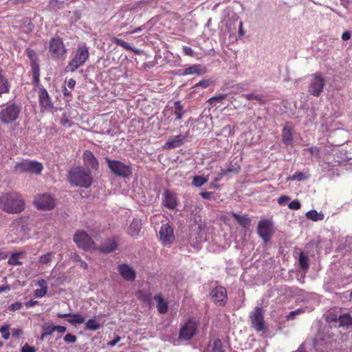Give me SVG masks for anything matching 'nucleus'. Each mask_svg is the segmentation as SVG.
<instances>
[{"label": "nucleus", "instance_id": "1", "mask_svg": "<svg viewBox=\"0 0 352 352\" xmlns=\"http://www.w3.org/2000/svg\"><path fill=\"white\" fill-rule=\"evenodd\" d=\"M25 208V201L21 194L12 191L0 195V209L8 214H18Z\"/></svg>", "mask_w": 352, "mask_h": 352}, {"label": "nucleus", "instance_id": "2", "mask_svg": "<svg viewBox=\"0 0 352 352\" xmlns=\"http://www.w3.org/2000/svg\"><path fill=\"white\" fill-rule=\"evenodd\" d=\"M67 180L74 186L88 188L93 183V177L90 170L83 166H76L69 172Z\"/></svg>", "mask_w": 352, "mask_h": 352}, {"label": "nucleus", "instance_id": "3", "mask_svg": "<svg viewBox=\"0 0 352 352\" xmlns=\"http://www.w3.org/2000/svg\"><path fill=\"white\" fill-rule=\"evenodd\" d=\"M22 111L21 103L9 101L0 111V121L4 124H16Z\"/></svg>", "mask_w": 352, "mask_h": 352}, {"label": "nucleus", "instance_id": "4", "mask_svg": "<svg viewBox=\"0 0 352 352\" xmlns=\"http://www.w3.org/2000/svg\"><path fill=\"white\" fill-rule=\"evenodd\" d=\"M104 160L111 173L115 176L124 179L131 177L133 168L130 163L126 164L119 160H111L109 157H104Z\"/></svg>", "mask_w": 352, "mask_h": 352}, {"label": "nucleus", "instance_id": "5", "mask_svg": "<svg viewBox=\"0 0 352 352\" xmlns=\"http://www.w3.org/2000/svg\"><path fill=\"white\" fill-rule=\"evenodd\" d=\"M89 57L88 47L84 44L78 47L74 57L66 66V71L74 72L82 66Z\"/></svg>", "mask_w": 352, "mask_h": 352}, {"label": "nucleus", "instance_id": "6", "mask_svg": "<svg viewBox=\"0 0 352 352\" xmlns=\"http://www.w3.org/2000/svg\"><path fill=\"white\" fill-rule=\"evenodd\" d=\"M325 79L321 72H316L310 76L307 92L311 96L319 97L323 92Z\"/></svg>", "mask_w": 352, "mask_h": 352}, {"label": "nucleus", "instance_id": "7", "mask_svg": "<svg viewBox=\"0 0 352 352\" xmlns=\"http://www.w3.org/2000/svg\"><path fill=\"white\" fill-rule=\"evenodd\" d=\"M74 242L78 248L85 251L95 250L96 244L93 239L84 230H77L74 234Z\"/></svg>", "mask_w": 352, "mask_h": 352}, {"label": "nucleus", "instance_id": "8", "mask_svg": "<svg viewBox=\"0 0 352 352\" xmlns=\"http://www.w3.org/2000/svg\"><path fill=\"white\" fill-rule=\"evenodd\" d=\"M199 324L192 318H189L181 325L179 331V339L184 341L190 340L197 333Z\"/></svg>", "mask_w": 352, "mask_h": 352}, {"label": "nucleus", "instance_id": "9", "mask_svg": "<svg viewBox=\"0 0 352 352\" xmlns=\"http://www.w3.org/2000/svg\"><path fill=\"white\" fill-rule=\"evenodd\" d=\"M43 168L41 163L28 160L17 162L14 166V170L17 172L35 174H40Z\"/></svg>", "mask_w": 352, "mask_h": 352}, {"label": "nucleus", "instance_id": "10", "mask_svg": "<svg viewBox=\"0 0 352 352\" xmlns=\"http://www.w3.org/2000/svg\"><path fill=\"white\" fill-rule=\"evenodd\" d=\"M257 234L264 243L269 242L274 234L273 222L267 219H261L257 226Z\"/></svg>", "mask_w": 352, "mask_h": 352}, {"label": "nucleus", "instance_id": "11", "mask_svg": "<svg viewBox=\"0 0 352 352\" xmlns=\"http://www.w3.org/2000/svg\"><path fill=\"white\" fill-rule=\"evenodd\" d=\"M36 208L41 210H51L55 208V199L49 193L38 195L34 200Z\"/></svg>", "mask_w": 352, "mask_h": 352}, {"label": "nucleus", "instance_id": "12", "mask_svg": "<svg viewBox=\"0 0 352 352\" xmlns=\"http://www.w3.org/2000/svg\"><path fill=\"white\" fill-rule=\"evenodd\" d=\"M212 302L220 307H224L228 302V295L226 288L223 286L214 287L210 294Z\"/></svg>", "mask_w": 352, "mask_h": 352}, {"label": "nucleus", "instance_id": "13", "mask_svg": "<svg viewBox=\"0 0 352 352\" xmlns=\"http://www.w3.org/2000/svg\"><path fill=\"white\" fill-rule=\"evenodd\" d=\"M252 327L258 332L263 331L265 328L264 325L263 312L261 307H256L250 316Z\"/></svg>", "mask_w": 352, "mask_h": 352}, {"label": "nucleus", "instance_id": "14", "mask_svg": "<svg viewBox=\"0 0 352 352\" xmlns=\"http://www.w3.org/2000/svg\"><path fill=\"white\" fill-rule=\"evenodd\" d=\"M49 51L54 58H59L63 56L66 50L61 38L58 37L52 38L50 41Z\"/></svg>", "mask_w": 352, "mask_h": 352}, {"label": "nucleus", "instance_id": "15", "mask_svg": "<svg viewBox=\"0 0 352 352\" xmlns=\"http://www.w3.org/2000/svg\"><path fill=\"white\" fill-rule=\"evenodd\" d=\"M118 236L106 239L100 245H96L95 250L103 254H109L115 252L118 247Z\"/></svg>", "mask_w": 352, "mask_h": 352}, {"label": "nucleus", "instance_id": "16", "mask_svg": "<svg viewBox=\"0 0 352 352\" xmlns=\"http://www.w3.org/2000/svg\"><path fill=\"white\" fill-rule=\"evenodd\" d=\"M162 199V205L169 210H174L177 206L178 199L177 195L169 189L164 190Z\"/></svg>", "mask_w": 352, "mask_h": 352}, {"label": "nucleus", "instance_id": "17", "mask_svg": "<svg viewBox=\"0 0 352 352\" xmlns=\"http://www.w3.org/2000/svg\"><path fill=\"white\" fill-rule=\"evenodd\" d=\"M38 102L41 108L44 110H52L54 109L52 100L47 91L41 86L38 90Z\"/></svg>", "mask_w": 352, "mask_h": 352}, {"label": "nucleus", "instance_id": "18", "mask_svg": "<svg viewBox=\"0 0 352 352\" xmlns=\"http://www.w3.org/2000/svg\"><path fill=\"white\" fill-rule=\"evenodd\" d=\"M159 235L160 239L164 245L170 244L175 239L173 228L168 223L162 225L159 232Z\"/></svg>", "mask_w": 352, "mask_h": 352}, {"label": "nucleus", "instance_id": "19", "mask_svg": "<svg viewBox=\"0 0 352 352\" xmlns=\"http://www.w3.org/2000/svg\"><path fill=\"white\" fill-rule=\"evenodd\" d=\"M82 160L86 169L98 170L99 162L94 153L89 150H85L82 154Z\"/></svg>", "mask_w": 352, "mask_h": 352}, {"label": "nucleus", "instance_id": "20", "mask_svg": "<svg viewBox=\"0 0 352 352\" xmlns=\"http://www.w3.org/2000/svg\"><path fill=\"white\" fill-rule=\"evenodd\" d=\"M118 271L122 278L126 281L133 282L136 278L135 270L126 263H122L118 266Z\"/></svg>", "mask_w": 352, "mask_h": 352}, {"label": "nucleus", "instance_id": "21", "mask_svg": "<svg viewBox=\"0 0 352 352\" xmlns=\"http://www.w3.org/2000/svg\"><path fill=\"white\" fill-rule=\"evenodd\" d=\"M56 316L58 318H71L67 319V321L73 325L85 322V318L80 314H57Z\"/></svg>", "mask_w": 352, "mask_h": 352}, {"label": "nucleus", "instance_id": "22", "mask_svg": "<svg viewBox=\"0 0 352 352\" xmlns=\"http://www.w3.org/2000/svg\"><path fill=\"white\" fill-rule=\"evenodd\" d=\"M207 72L206 68L201 65H193L183 70L182 75L197 74L199 76L204 75Z\"/></svg>", "mask_w": 352, "mask_h": 352}, {"label": "nucleus", "instance_id": "23", "mask_svg": "<svg viewBox=\"0 0 352 352\" xmlns=\"http://www.w3.org/2000/svg\"><path fill=\"white\" fill-rule=\"evenodd\" d=\"M16 23L19 24L20 28L22 29L23 32L26 34L32 32L34 28L31 19L27 16L17 20Z\"/></svg>", "mask_w": 352, "mask_h": 352}, {"label": "nucleus", "instance_id": "24", "mask_svg": "<svg viewBox=\"0 0 352 352\" xmlns=\"http://www.w3.org/2000/svg\"><path fill=\"white\" fill-rule=\"evenodd\" d=\"M184 143L185 140L184 138L183 137V135L179 134L178 135L173 137L172 138L168 139V140L166 143V147L168 149H172L179 147Z\"/></svg>", "mask_w": 352, "mask_h": 352}, {"label": "nucleus", "instance_id": "25", "mask_svg": "<svg viewBox=\"0 0 352 352\" xmlns=\"http://www.w3.org/2000/svg\"><path fill=\"white\" fill-rule=\"evenodd\" d=\"M298 263L301 273L305 274L309 268V259L308 256L302 251L299 253Z\"/></svg>", "mask_w": 352, "mask_h": 352}, {"label": "nucleus", "instance_id": "26", "mask_svg": "<svg viewBox=\"0 0 352 352\" xmlns=\"http://www.w3.org/2000/svg\"><path fill=\"white\" fill-rule=\"evenodd\" d=\"M282 140L284 144L289 146L293 144V132L292 129L287 126L283 127L282 130Z\"/></svg>", "mask_w": 352, "mask_h": 352}, {"label": "nucleus", "instance_id": "27", "mask_svg": "<svg viewBox=\"0 0 352 352\" xmlns=\"http://www.w3.org/2000/svg\"><path fill=\"white\" fill-rule=\"evenodd\" d=\"M154 300L157 302V310L160 314H166L168 311V302L164 299L162 296L159 294L153 297Z\"/></svg>", "mask_w": 352, "mask_h": 352}, {"label": "nucleus", "instance_id": "28", "mask_svg": "<svg viewBox=\"0 0 352 352\" xmlns=\"http://www.w3.org/2000/svg\"><path fill=\"white\" fill-rule=\"evenodd\" d=\"M212 352H230V349L226 343H223L221 340L214 341L212 349Z\"/></svg>", "mask_w": 352, "mask_h": 352}, {"label": "nucleus", "instance_id": "29", "mask_svg": "<svg viewBox=\"0 0 352 352\" xmlns=\"http://www.w3.org/2000/svg\"><path fill=\"white\" fill-rule=\"evenodd\" d=\"M112 41L113 43L116 44L117 45L120 46L126 50L131 51L136 54H138L140 53L139 50H137V49L131 47L127 42L123 41L121 38L113 37L112 39Z\"/></svg>", "mask_w": 352, "mask_h": 352}, {"label": "nucleus", "instance_id": "30", "mask_svg": "<svg viewBox=\"0 0 352 352\" xmlns=\"http://www.w3.org/2000/svg\"><path fill=\"white\" fill-rule=\"evenodd\" d=\"M213 83H214V80L212 79H203L201 81H199V82L196 83L192 87V89H194L192 91V93H193V92L199 93L200 89H206L208 87H210L211 85H212Z\"/></svg>", "mask_w": 352, "mask_h": 352}, {"label": "nucleus", "instance_id": "31", "mask_svg": "<svg viewBox=\"0 0 352 352\" xmlns=\"http://www.w3.org/2000/svg\"><path fill=\"white\" fill-rule=\"evenodd\" d=\"M175 111L174 115L175 116V120H179L183 118L185 111L184 110V106L181 101L177 100L174 102Z\"/></svg>", "mask_w": 352, "mask_h": 352}, {"label": "nucleus", "instance_id": "32", "mask_svg": "<svg viewBox=\"0 0 352 352\" xmlns=\"http://www.w3.org/2000/svg\"><path fill=\"white\" fill-rule=\"evenodd\" d=\"M141 223L138 220H133L129 228L130 235L132 236H138L141 230Z\"/></svg>", "mask_w": 352, "mask_h": 352}, {"label": "nucleus", "instance_id": "33", "mask_svg": "<svg viewBox=\"0 0 352 352\" xmlns=\"http://www.w3.org/2000/svg\"><path fill=\"white\" fill-rule=\"evenodd\" d=\"M232 217L243 228L248 227L250 225L251 220L247 216H241L236 213H232Z\"/></svg>", "mask_w": 352, "mask_h": 352}, {"label": "nucleus", "instance_id": "34", "mask_svg": "<svg viewBox=\"0 0 352 352\" xmlns=\"http://www.w3.org/2000/svg\"><path fill=\"white\" fill-rule=\"evenodd\" d=\"M10 85L8 80L1 74L0 72V96L3 94L9 93Z\"/></svg>", "mask_w": 352, "mask_h": 352}, {"label": "nucleus", "instance_id": "35", "mask_svg": "<svg viewBox=\"0 0 352 352\" xmlns=\"http://www.w3.org/2000/svg\"><path fill=\"white\" fill-rule=\"evenodd\" d=\"M305 215L308 219L314 221H322L324 218V215L322 212H318L315 210L308 211Z\"/></svg>", "mask_w": 352, "mask_h": 352}, {"label": "nucleus", "instance_id": "36", "mask_svg": "<svg viewBox=\"0 0 352 352\" xmlns=\"http://www.w3.org/2000/svg\"><path fill=\"white\" fill-rule=\"evenodd\" d=\"M312 310L311 308L308 307H300L294 311H290L289 314L286 316L287 320H293L296 318V316L305 313L306 311H311Z\"/></svg>", "mask_w": 352, "mask_h": 352}, {"label": "nucleus", "instance_id": "37", "mask_svg": "<svg viewBox=\"0 0 352 352\" xmlns=\"http://www.w3.org/2000/svg\"><path fill=\"white\" fill-rule=\"evenodd\" d=\"M23 254H25L24 252H16L12 253L10 255V256L8 261V264L11 265H21L22 263L19 261V257L20 255H23Z\"/></svg>", "mask_w": 352, "mask_h": 352}, {"label": "nucleus", "instance_id": "38", "mask_svg": "<svg viewBox=\"0 0 352 352\" xmlns=\"http://www.w3.org/2000/svg\"><path fill=\"white\" fill-rule=\"evenodd\" d=\"M208 179L202 175H195L192 178V184L195 187H201L208 182Z\"/></svg>", "mask_w": 352, "mask_h": 352}, {"label": "nucleus", "instance_id": "39", "mask_svg": "<svg viewBox=\"0 0 352 352\" xmlns=\"http://www.w3.org/2000/svg\"><path fill=\"white\" fill-rule=\"evenodd\" d=\"M100 327V324L95 319H89L85 323V329L90 331H96Z\"/></svg>", "mask_w": 352, "mask_h": 352}, {"label": "nucleus", "instance_id": "40", "mask_svg": "<svg viewBox=\"0 0 352 352\" xmlns=\"http://www.w3.org/2000/svg\"><path fill=\"white\" fill-rule=\"evenodd\" d=\"M243 96L247 100H255L259 102L261 104H263L265 103V100L263 99V96L261 95H255L254 94H243Z\"/></svg>", "mask_w": 352, "mask_h": 352}, {"label": "nucleus", "instance_id": "41", "mask_svg": "<svg viewBox=\"0 0 352 352\" xmlns=\"http://www.w3.org/2000/svg\"><path fill=\"white\" fill-rule=\"evenodd\" d=\"M340 326L349 327L352 325V318L349 315H344L339 318Z\"/></svg>", "mask_w": 352, "mask_h": 352}, {"label": "nucleus", "instance_id": "42", "mask_svg": "<svg viewBox=\"0 0 352 352\" xmlns=\"http://www.w3.org/2000/svg\"><path fill=\"white\" fill-rule=\"evenodd\" d=\"M54 325L45 322L41 326V330L47 336H52L54 332Z\"/></svg>", "mask_w": 352, "mask_h": 352}, {"label": "nucleus", "instance_id": "43", "mask_svg": "<svg viewBox=\"0 0 352 352\" xmlns=\"http://www.w3.org/2000/svg\"><path fill=\"white\" fill-rule=\"evenodd\" d=\"M227 97V94H221L217 96H214L208 99V102L212 104L215 105L216 102H221L223 100H224Z\"/></svg>", "mask_w": 352, "mask_h": 352}, {"label": "nucleus", "instance_id": "44", "mask_svg": "<svg viewBox=\"0 0 352 352\" xmlns=\"http://www.w3.org/2000/svg\"><path fill=\"white\" fill-rule=\"evenodd\" d=\"M10 325L5 324L0 327V333L2 334V338L5 340H8L10 336L9 332Z\"/></svg>", "mask_w": 352, "mask_h": 352}, {"label": "nucleus", "instance_id": "45", "mask_svg": "<svg viewBox=\"0 0 352 352\" xmlns=\"http://www.w3.org/2000/svg\"><path fill=\"white\" fill-rule=\"evenodd\" d=\"M26 54L30 60V64L37 62V56L35 51L32 49L28 48L26 50Z\"/></svg>", "mask_w": 352, "mask_h": 352}, {"label": "nucleus", "instance_id": "46", "mask_svg": "<svg viewBox=\"0 0 352 352\" xmlns=\"http://www.w3.org/2000/svg\"><path fill=\"white\" fill-rule=\"evenodd\" d=\"M52 252H47L45 254L41 255L39 257V262L42 264H48L52 261Z\"/></svg>", "mask_w": 352, "mask_h": 352}, {"label": "nucleus", "instance_id": "47", "mask_svg": "<svg viewBox=\"0 0 352 352\" xmlns=\"http://www.w3.org/2000/svg\"><path fill=\"white\" fill-rule=\"evenodd\" d=\"M307 177L305 175V174H304L303 173L300 172V171L296 172L291 177L292 180H296L298 182L304 181V180L307 179Z\"/></svg>", "mask_w": 352, "mask_h": 352}, {"label": "nucleus", "instance_id": "48", "mask_svg": "<svg viewBox=\"0 0 352 352\" xmlns=\"http://www.w3.org/2000/svg\"><path fill=\"white\" fill-rule=\"evenodd\" d=\"M31 69L32 72V77L40 76V69L38 63H33L30 64Z\"/></svg>", "mask_w": 352, "mask_h": 352}, {"label": "nucleus", "instance_id": "49", "mask_svg": "<svg viewBox=\"0 0 352 352\" xmlns=\"http://www.w3.org/2000/svg\"><path fill=\"white\" fill-rule=\"evenodd\" d=\"M288 207L291 210H299L301 207V204L298 199H295L289 203Z\"/></svg>", "mask_w": 352, "mask_h": 352}, {"label": "nucleus", "instance_id": "50", "mask_svg": "<svg viewBox=\"0 0 352 352\" xmlns=\"http://www.w3.org/2000/svg\"><path fill=\"white\" fill-rule=\"evenodd\" d=\"M47 292V287H43V288L36 289L34 291L35 296L41 298L43 297Z\"/></svg>", "mask_w": 352, "mask_h": 352}, {"label": "nucleus", "instance_id": "51", "mask_svg": "<svg viewBox=\"0 0 352 352\" xmlns=\"http://www.w3.org/2000/svg\"><path fill=\"white\" fill-rule=\"evenodd\" d=\"M63 340L67 343H74L76 342L77 338L75 335L72 333H67L64 337Z\"/></svg>", "mask_w": 352, "mask_h": 352}, {"label": "nucleus", "instance_id": "52", "mask_svg": "<svg viewBox=\"0 0 352 352\" xmlns=\"http://www.w3.org/2000/svg\"><path fill=\"white\" fill-rule=\"evenodd\" d=\"M23 304L20 302H16L14 303H12L11 305H10L8 308L9 311H16L20 309L22 307Z\"/></svg>", "mask_w": 352, "mask_h": 352}, {"label": "nucleus", "instance_id": "53", "mask_svg": "<svg viewBox=\"0 0 352 352\" xmlns=\"http://www.w3.org/2000/svg\"><path fill=\"white\" fill-rule=\"evenodd\" d=\"M21 352H36V349L26 343L22 346Z\"/></svg>", "mask_w": 352, "mask_h": 352}, {"label": "nucleus", "instance_id": "54", "mask_svg": "<svg viewBox=\"0 0 352 352\" xmlns=\"http://www.w3.org/2000/svg\"><path fill=\"white\" fill-rule=\"evenodd\" d=\"M290 199V197L287 195H281L278 199V203L280 206H284L287 204V202Z\"/></svg>", "mask_w": 352, "mask_h": 352}, {"label": "nucleus", "instance_id": "55", "mask_svg": "<svg viewBox=\"0 0 352 352\" xmlns=\"http://www.w3.org/2000/svg\"><path fill=\"white\" fill-rule=\"evenodd\" d=\"M304 151H307L310 153L311 156H318L319 155V150L317 147H310L307 149H304Z\"/></svg>", "mask_w": 352, "mask_h": 352}, {"label": "nucleus", "instance_id": "56", "mask_svg": "<svg viewBox=\"0 0 352 352\" xmlns=\"http://www.w3.org/2000/svg\"><path fill=\"white\" fill-rule=\"evenodd\" d=\"M239 167L237 168H228L227 170H222L221 172V175H225L228 173H237L239 172Z\"/></svg>", "mask_w": 352, "mask_h": 352}, {"label": "nucleus", "instance_id": "57", "mask_svg": "<svg viewBox=\"0 0 352 352\" xmlns=\"http://www.w3.org/2000/svg\"><path fill=\"white\" fill-rule=\"evenodd\" d=\"M183 52L186 55L193 56L195 55V52L192 50V49L188 46H184L183 47Z\"/></svg>", "mask_w": 352, "mask_h": 352}, {"label": "nucleus", "instance_id": "58", "mask_svg": "<svg viewBox=\"0 0 352 352\" xmlns=\"http://www.w3.org/2000/svg\"><path fill=\"white\" fill-rule=\"evenodd\" d=\"M54 331H58L60 333H64L67 331V327L62 325H54Z\"/></svg>", "mask_w": 352, "mask_h": 352}, {"label": "nucleus", "instance_id": "59", "mask_svg": "<svg viewBox=\"0 0 352 352\" xmlns=\"http://www.w3.org/2000/svg\"><path fill=\"white\" fill-rule=\"evenodd\" d=\"M213 194L212 192H201L200 195L204 199H210Z\"/></svg>", "mask_w": 352, "mask_h": 352}, {"label": "nucleus", "instance_id": "60", "mask_svg": "<svg viewBox=\"0 0 352 352\" xmlns=\"http://www.w3.org/2000/svg\"><path fill=\"white\" fill-rule=\"evenodd\" d=\"M12 333L13 337L17 338L23 333V331L21 329H13Z\"/></svg>", "mask_w": 352, "mask_h": 352}, {"label": "nucleus", "instance_id": "61", "mask_svg": "<svg viewBox=\"0 0 352 352\" xmlns=\"http://www.w3.org/2000/svg\"><path fill=\"white\" fill-rule=\"evenodd\" d=\"M351 37V33L349 31H345L342 34V39L344 41H348Z\"/></svg>", "mask_w": 352, "mask_h": 352}, {"label": "nucleus", "instance_id": "62", "mask_svg": "<svg viewBox=\"0 0 352 352\" xmlns=\"http://www.w3.org/2000/svg\"><path fill=\"white\" fill-rule=\"evenodd\" d=\"M32 85L34 87H36L38 88L41 87H40V76L32 77Z\"/></svg>", "mask_w": 352, "mask_h": 352}, {"label": "nucleus", "instance_id": "63", "mask_svg": "<svg viewBox=\"0 0 352 352\" xmlns=\"http://www.w3.org/2000/svg\"><path fill=\"white\" fill-rule=\"evenodd\" d=\"M120 340V336H116L113 340L108 342L107 345L109 346H115L119 341Z\"/></svg>", "mask_w": 352, "mask_h": 352}, {"label": "nucleus", "instance_id": "64", "mask_svg": "<svg viewBox=\"0 0 352 352\" xmlns=\"http://www.w3.org/2000/svg\"><path fill=\"white\" fill-rule=\"evenodd\" d=\"M39 304V302L37 301V300H30V301L27 302L25 305L27 307H33L34 305H38Z\"/></svg>", "mask_w": 352, "mask_h": 352}]
</instances>
